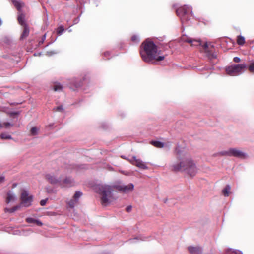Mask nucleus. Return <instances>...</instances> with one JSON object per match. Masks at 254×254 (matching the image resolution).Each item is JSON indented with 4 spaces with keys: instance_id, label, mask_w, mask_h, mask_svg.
<instances>
[{
    "instance_id": "1a4fd4ad",
    "label": "nucleus",
    "mask_w": 254,
    "mask_h": 254,
    "mask_svg": "<svg viewBox=\"0 0 254 254\" xmlns=\"http://www.w3.org/2000/svg\"><path fill=\"white\" fill-rule=\"evenodd\" d=\"M222 154L224 155L234 156L242 159L245 158L247 156L245 153L235 148H230L227 151H225L222 152Z\"/></svg>"
},
{
    "instance_id": "c9c22d12",
    "label": "nucleus",
    "mask_w": 254,
    "mask_h": 254,
    "mask_svg": "<svg viewBox=\"0 0 254 254\" xmlns=\"http://www.w3.org/2000/svg\"><path fill=\"white\" fill-rule=\"evenodd\" d=\"M131 208H132V207H131V206H127V207L126 208V211H127V212H130V211H131Z\"/></svg>"
},
{
    "instance_id": "f257e3e1",
    "label": "nucleus",
    "mask_w": 254,
    "mask_h": 254,
    "mask_svg": "<svg viewBox=\"0 0 254 254\" xmlns=\"http://www.w3.org/2000/svg\"><path fill=\"white\" fill-rule=\"evenodd\" d=\"M175 152L179 162L173 164L172 170L176 172L184 171L190 176H194L197 172V168L190 154L179 147H176Z\"/></svg>"
},
{
    "instance_id": "79ce46f5",
    "label": "nucleus",
    "mask_w": 254,
    "mask_h": 254,
    "mask_svg": "<svg viewBox=\"0 0 254 254\" xmlns=\"http://www.w3.org/2000/svg\"><path fill=\"white\" fill-rule=\"evenodd\" d=\"M12 114H16V113L15 112H12Z\"/></svg>"
},
{
    "instance_id": "4be33fe9",
    "label": "nucleus",
    "mask_w": 254,
    "mask_h": 254,
    "mask_svg": "<svg viewBox=\"0 0 254 254\" xmlns=\"http://www.w3.org/2000/svg\"><path fill=\"white\" fill-rule=\"evenodd\" d=\"M53 89L55 91H61L63 89V86L60 84H57L54 86Z\"/></svg>"
},
{
    "instance_id": "20e7f679",
    "label": "nucleus",
    "mask_w": 254,
    "mask_h": 254,
    "mask_svg": "<svg viewBox=\"0 0 254 254\" xmlns=\"http://www.w3.org/2000/svg\"><path fill=\"white\" fill-rule=\"evenodd\" d=\"M29 8L23 2L17 1V20L18 24L21 26L22 32L19 39L22 40L26 38L30 32L29 26L27 22L29 18Z\"/></svg>"
},
{
    "instance_id": "72a5a7b5",
    "label": "nucleus",
    "mask_w": 254,
    "mask_h": 254,
    "mask_svg": "<svg viewBox=\"0 0 254 254\" xmlns=\"http://www.w3.org/2000/svg\"><path fill=\"white\" fill-rule=\"evenodd\" d=\"M35 224H36L38 226H42V223L39 220H36V222H35Z\"/></svg>"
},
{
    "instance_id": "2eb2a0df",
    "label": "nucleus",
    "mask_w": 254,
    "mask_h": 254,
    "mask_svg": "<svg viewBox=\"0 0 254 254\" xmlns=\"http://www.w3.org/2000/svg\"><path fill=\"white\" fill-rule=\"evenodd\" d=\"M15 201V194L13 191L10 190L8 192L7 194V197L6 199V202L7 204H9L11 202Z\"/></svg>"
},
{
    "instance_id": "ddd939ff",
    "label": "nucleus",
    "mask_w": 254,
    "mask_h": 254,
    "mask_svg": "<svg viewBox=\"0 0 254 254\" xmlns=\"http://www.w3.org/2000/svg\"><path fill=\"white\" fill-rule=\"evenodd\" d=\"M184 41L190 43L192 46H197L200 45V40H196L190 37H185L183 38Z\"/></svg>"
},
{
    "instance_id": "f704fd0d",
    "label": "nucleus",
    "mask_w": 254,
    "mask_h": 254,
    "mask_svg": "<svg viewBox=\"0 0 254 254\" xmlns=\"http://www.w3.org/2000/svg\"><path fill=\"white\" fill-rule=\"evenodd\" d=\"M5 178L3 176H0V184L4 181Z\"/></svg>"
},
{
    "instance_id": "f3484780",
    "label": "nucleus",
    "mask_w": 254,
    "mask_h": 254,
    "mask_svg": "<svg viewBox=\"0 0 254 254\" xmlns=\"http://www.w3.org/2000/svg\"><path fill=\"white\" fill-rule=\"evenodd\" d=\"M231 187L229 185H227L225 188L223 190L222 192L225 196H228L230 192Z\"/></svg>"
},
{
    "instance_id": "f03ea898",
    "label": "nucleus",
    "mask_w": 254,
    "mask_h": 254,
    "mask_svg": "<svg viewBox=\"0 0 254 254\" xmlns=\"http://www.w3.org/2000/svg\"><path fill=\"white\" fill-rule=\"evenodd\" d=\"M133 189L134 185L132 183H130L127 185H122L118 183H116L112 186L98 185L96 187L97 192L101 195V203L104 206L108 205L114 200L112 193L114 189H116L122 192L127 193L131 191Z\"/></svg>"
},
{
    "instance_id": "4468645a",
    "label": "nucleus",
    "mask_w": 254,
    "mask_h": 254,
    "mask_svg": "<svg viewBox=\"0 0 254 254\" xmlns=\"http://www.w3.org/2000/svg\"><path fill=\"white\" fill-rule=\"evenodd\" d=\"M188 251L191 254H201L202 253V249L199 247H189Z\"/></svg>"
},
{
    "instance_id": "412c9836",
    "label": "nucleus",
    "mask_w": 254,
    "mask_h": 254,
    "mask_svg": "<svg viewBox=\"0 0 254 254\" xmlns=\"http://www.w3.org/2000/svg\"><path fill=\"white\" fill-rule=\"evenodd\" d=\"M38 128L35 127L31 128L30 130V134L32 135H36L38 134Z\"/></svg>"
},
{
    "instance_id": "ea45409f",
    "label": "nucleus",
    "mask_w": 254,
    "mask_h": 254,
    "mask_svg": "<svg viewBox=\"0 0 254 254\" xmlns=\"http://www.w3.org/2000/svg\"><path fill=\"white\" fill-rule=\"evenodd\" d=\"M2 24V21L1 20V19L0 18V26Z\"/></svg>"
},
{
    "instance_id": "bb28decb",
    "label": "nucleus",
    "mask_w": 254,
    "mask_h": 254,
    "mask_svg": "<svg viewBox=\"0 0 254 254\" xmlns=\"http://www.w3.org/2000/svg\"><path fill=\"white\" fill-rule=\"evenodd\" d=\"M53 111L55 112H63L64 111V108L62 106H59L53 108Z\"/></svg>"
},
{
    "instance_id": "4c0bfd02",
    "label": "nucleus",
    "mask_w": 254,
    "mask_h": 254,
    "mask_svg": "<svg viewBox=\"0 0 254 254\" xmlns=\"http://www.w3.org/2000/svg\"><path fill=\"white\" fill-rule=\"evenodd\" d=\"M14 6H16V0H11Z\"/></svg>"
},
{
    "instance_id": "423d86ee",
    "label": "nucleus",
    "mask_w": 254,
    "mask_h": 254,
    "mask_svg": "<svg viewBox=\"0 0 254 254\" xmlns=\"http://www.w3.org/2000/svg\"><path fill=\"white\" fill-rule=\"evenodd\" d=\"M176 12L177 16L180 17L182 23L187 22L192 16L191 8L186 5L178 8Z\"/></svg>"
},
{
    "instance_id": "dca6fc26",
    "label": "nucleus",
    "mask_w": 254,
    "mask_h": 254,
    "mask_svg": "<svg viewBox=\"0 0 254 254\" xmlns=\"http://www.w3.org/2000/svg\"><path fill=\"white\" fill-rule=\"evenodd\" d=\"M150 144L155 146V147L161 148L164 146V144L163 142L158 141H152Z\"/></svg>"
},
{
    "instance_id": "58836bf2",
    "label": "nucleus",
    "mask_w": 254,
    "mask_h": 254,
    "mask_svg": "<svg viewBox=\"0 0 254 254\" xmlns=\"http://www.w3.org/2000/svg\"><path fill=\"white\" fill-rule=\"evenodd\" d=\"M82 85V83H80L79 84H76L75 86L76 87H80Z\"/></svg>"
},
{
    "instance_id": "a211bd4d",
    "label": "nucleus",
    "mask_w": 254,
    "mask_h": 254,
    "mask_svg": "<svg viewBox=\"0 0 254 254\" xmlns=\"http://www.w3.org/2000/svg\"><path fill=\"white\" fill-rule=\"evenodd\" d=\"M237 43L239 45H243L245 43V38L242 36L239 35L237 37Z\"/></svg>"
},
{
    "instance_id": "b1692460",
    "label": "nucleus",
    "mask_w": 254,
    "mask_h": 254,
    "mask_svg": "<svg viewBox=\"0 0 254 254\" xmlns=\"http://www.w3.org/2000/svg\"><path fill=\"white\" fill-rule=\"evenodd\" d=\"M248 70L252 73H254V61L251 63L248 66Z\"/></svg>"
},
{
    "instance_id": "6ab92c4d",
    "label": "nucleus",
    "mask_w": 254,
    "mask_h": 254,
    "mask_svg": "<svg viewBox=\"0 0 254 254\" xmlns=\"http://www.w3.org/2000/svg\"><path fill=\"white\" fill-rule=\"evenodd\" d=\"M0 137L2 139H11V136L10 135L6 133H2L0 135Z\"/></svg>"
},
{
    "instance_id": "c756f323",
    "label": "nucleus",
    "mask_w": 254,
    "mask_h": 254,
    "mask_svg": "<svg viewBox=\"0 0 254 254\" xmlns=\"http://www.w3.org/2000/svg\"><path fill=\"white\" fill-rule=\"evenodd\" d=\"M76 201L75 200H70L69 202H68V205L69 206L71 207V208H73L74 207L75 203H76Z\"/></svg>"
},
{
    "instance_id": "9b49d317",
    "label": "nucleus",
    "mask_w": 254,
    "mask_h": 254,
    "mask_svg": "<svg viewBox=\"0 0 254 254\" xmlns=\"http://www.w3.org/2000/svg\"><path fill=\"white\" fill-rule=\"evenodd\" d=\"M129 161L132 165L136 166V167L140 169H148L146 164L144 162H143L140 159H137L136 157L135 156L132 157V158L129 160Z\"/></svg>"
},
{
    "instance_id": "0eeeda50",
    "label": "nucleus",
    "mask_w": 254,
    "mask_h": 254,
    "mask_svg": "<svg viewBox=\"0 0 254 254\" xmlns=\"http://www.w3.org/2000/svg\"><path fill=\"white\" fill-rule=\"evenodd\" d=\"M63 169L58 170L55 173H50L45 174V179L51 184H59L60 179L63 175Z\"/></svg>"
},
{
    "instance_id": "473e14b6",
    "label": "nucleus",
    "mask_w": 254,
    "mask_h": 254,
    "mask_svg": "<svg viewBox=\"0 0 254 254\" xmlns=\"http://www.w3.org/2000/svg\"><path fill=\"white\" fill-rule=\"evenodd\" d=\"M233 61L235 63H239L241 61V59L239 57H236L233 59Z\"/></svg>"
},
{
    "instance_id": "a19ab883",
    "label": "nucleus",
    "mask_w": 254,
    "mask_h": 254,
    "mask_svg": "<svg viewBox=\"0 0 254 254\" xmlns=\"http://www.w3.org/2000/svg\"><path fill=\"white\" fill-rule=\"evenodd\" d=\"M12 186H13V187L14 188V187H15V186H16V184H13L12 185Z\"/></svg>"
},
{
    "instance_id": "c85d7f7f",
    "label": "nucleus",
    "mask_w": 254,
    "mask_h": 254,
    "mask_svg": "<svg viewBox=\"0 0 254 254\" xmlns=\"http://www.w3.org/2000/svg\"><path fill=\"white\" fill-rule=\"evenodd\" d=\"M82 195V193L80 191H76L73 196L74 199L79 198Z\"/></svg>"
},
{
    "instance_id": "39448f33",
    "label": "nucleus",
    "mask_w": 254,
    "mask_h": 254,
    "mask_svg": "<svg viewBox=\"0 0 254 254\" xmlns=\"http://www.w3.org/2000/svg\"><path fill=\"white\" fill-rule=\"evenodd\" d=\"M20 202L17 205V210L21 207H29L32 205L33 200V196L30 194L28 191L21 189L20 190Z\"/></svg>"
},
{
    "instance_id": "2f4dec72",
    "label": "nucleus",
    "mask_w": 254,
    "mask_h": 254,
    "mask_svg": "<svg viewBox=\"0 0 254 254\" xmlns=\"http://www.w3.org/2000/svg\"><path fill=\"white\" fill-rule=\"evenodd\" d=\"M47 200H48L47 199H43V200H41L40 202V205L41 206L45 205V204L47 203Z\"/></svg>"
},
{
    "instance_id": "9d476101",
    "label": "nucleus",
    "mask_w": 254,
    "mask_h": 254,
    "mask_svg": "<svg viewBox=\"0 0 254 254\" xmlns=\"http://www.w3.org/2000/svg\"><path fill=\"white\" fill-rule=\"evenodd\" d=\"M203 49L206 56L210 60L216 58V54L214 52L213 45L205 43L203 46Z\"/></svg>"
},
{
    "instance_id": "6e6552de",
    "label": "nucleus",
    "mask_w": 254,
    "mask_h": 254,
    "mask_svg": "<svg viewBox=\"0 0 254 254\" xmlns=\"http://www.w3.org/2000/svg\"><path fill=\"white\" fill-rule=\"evenodd\" d=\"M245 64H233L226 68L227 74L230 76H237L241 74L246 68Z\"/></svg>"
},
{
    "instance_id": "aec40b11",
    "label": "nucleus",
    "mask_w": 254,
    "mask_h": 254,
    "mask_svg": "<svg viewBox=\"0 0 254 254\" xmlns=\"http://www.w3.org/2000/svg\"><path fill=\"white\" fill-rule=\"evenodd\" d=\"M15 211H16V206H14L11 208L6 207L4 209V211L5 213H12L14 212Z\"/></svg>"
},
{
    "instance_id": "a878e982",
    "label": "nucleus",
    "mask_w": 254,
    "mask_h": 254,
    "mask_svg": "<svg viewBox=\"0 0 254 254\" xmlns=\"http://www.w3.org/2000/svg\"><path fill=\"white\" fill-rule=\"evenodd\" d=\"M11 126H12V125L10 123H8V122L3 123V124H1L0 123V128H2V127H5V128H8Z\"/></svg>"
},
{
    "instance_id": "5701e85b",
    "label": "nucleus",
    "mask_w": 254,
    "mask_h": 254,
    "mask_svg": "<svg viewBox=\"0 0 254 254\" xmlns=\"http://www.w3.org/2000/svg\"><path fill=\"white\" fill-rule=\"evenodd\" d=\"M131 40L133 43H136L139 42V38L137 35H134L131 37Z\"/></svg>"
},
{
    "instance_id": "7ed1b4c3",
    "label": "nucleus",
    "mask_w": 254,
    "mask_h": 254,
    "mask_svg": "<svg viewBox=\"0 0 254 254\" xmlns=\"http://www.w3.org/2000/svg\"><path fill=\"white\" fill-rule=\"evenodd\" d=\"M160 51H158L157 46L153 42L145 40L140 46V54L142 60L145 62H150L153 60L161 61L164 59V56H159Z\"/></svg>"
},
{
    "instance_id": "f8f14e48",
    "label": "nucleus",
    "mask_w": 254,
    "mask_h": 254,
    "mask_svg": "<svg viewBox=\"0 0 254 254\" xmlns=\"http://www.w3.org/2000/svg\"><path fill=\"white\" fill-rule=\"evenodd\" d=\"M73 180L70 178L67 177L63 181H62L61 179L59 185H60L61 187H69L73 185Z\"/></svg>"
},
{
    "instance_id": "e433bc0d",
    "label": "nucleus",
    "mask_w": 254,
    "mask_h": 254,
    "mask_svg": "<svg viewBox=\"0 0 254 254\" xmlns=\"http://www.w3.org/2000/svg\"><path fill=\"white\" fill-rule=\"evenodd\" d=\"M232 253H233V254H242V253L240 251H233L232 252Z\"/></svg>"
},
{
    "instance_id": "7c9ffc66",
    "label": "nucleus",
    "mask_w": 254,
    "mask_h": 254,
    "mask_svg": "<svg viewBox=\"0 0 254 254\" xmlns=\"http://www.w3.org/2000/svg\"><path fill=\"white\" fill-rule=\"evenodd\" d=\"M26 222L27 223H35V222H36V219H34V218H26Z\"/></svg>"
},
{
    "instance_id": "cd10ccee",
    "label": "nucleus",
    "mask_w": 254,
    "mask_h": 254,
    "mask_svg": "<svg viewBox=\"0 0 254 254\" xmlns=\"http://www.w3.org/2000/svg\"><path fill=\"white\" fill-rule=\"evenodd\" d=\"M64 29L63 26H59L57 30V32L58 35H61L63 32L64 31Z\"/></svg>"
},
{
    "instance_id": "393cba45",
    "label": "nucleus",
    "mask_w": 254,
    "mask_h": 254,
    "mask_svg": "<svg viewBox=\"0 0 254 254\" xmlns=\"http://www.w3.org/2000/svg\"><path fill=\"white\" fill-rule=\"evenodd\" d=\"M6 231L8 233L15 234L16 230L13 227H7L6 229Z\"/></svg>"
}]
</instances>
